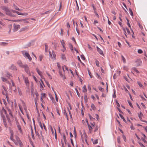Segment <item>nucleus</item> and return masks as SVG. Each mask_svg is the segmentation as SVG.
<instances>
[{
	"label": "nucleus",
	"instance_id": "a211bd4d",
	"mask_svg": "<svg viewBox=\"0 0 147 147\" xmlns=\"http://www.w3.org/2000/svg\"><path fill=\"white\" fill-rule=\"evenodd\" d=\"M8 44V43L7 42H1L0 43V45L2 46H5L7 45Z\"/></svg>",
	"mask_w": 147,
	"mask_h": 147
},
{
	"label": "nucleus",
	"instance_id": "5fc2aeb1",
	"mask_svg": "<svg viewBox=\"0 0 147 147\" xmlns=\"http://www.w3.org/2000/svg\"><path fill=\"white\" fill-rule=\"evenodd\" d=\"M39 125L40 126L41 129H43V128L42 125L41 123L40 122H39Z\"/></svg>",
	"mask_w": 147,
	"mask_h": 147
},
{
	"label": "nucleus",
	"instance_id": "69168bd1",
	"mask_svg": "<svg viewBox=\"0 0 147 147\" xmlns=\"http://www.w3.org/2000/svg\"><path fill=\"white\" fill-rule=\"evenodd\" d=\"M16 13L18 15H23V13H20L18 11H17L16 12Z\"/></svg>",
	"mask_w": 147,
	"mask_h": 147
},
{
	"label": "nucleus",
	"instance_id": "bb28decb",
	"mask_svg": "<svg viewBox=\"0 0 147 147\" xmlns=\"http://www.w3.org/2000/svg\"><path fill=\"white\" fill-rule=\"evenodd\" d=\"M50 98H51V100L53 103H56V102L55 100V99H54V98L52 96H50Z\"/></svg>",
	"mask_w": 147,
	"mask_h": 147
},
{
	"label": "nucleus",
	"instance_id": "338daca9",
	"mask_svg": "<svg viewBox=\"0 0 147 147\" xmlns=\"http://www.w3.org/2000/svg\"><path fill=\"white\" fill-rule=\"evenodd\" d=\"M63 31L62 29H61V35L63 36Z\"/></svg>",
	"mask_w": 147,
	"mask_h": 147
},
{
	"label": "nucleus",
	"instance_id": "39448f33",
	"mask_svg": "<svg viewBox=\"0 0 147 147\" xmlns=\"http://www.w3.org/2000/svg\"><path fill=\"white\" fill-rule=\"evenodd\" d=\"M2 110L3 112L6 115V117L7 118L8 121L9 122V121H10V119L8 117V114H7V112L6 110L3 107L2 108Z\"/></svg>",
	"mask_w": 147,
	"mask_h": 147
},
{
	"label": "nucleus",
	"instance_id": "de8ad7c7",
	"mask_svg": "<svg viewBox=\"0 0 147 147\" xmlns=\"http://www.w3.org/2000/svg\"><path fill=\"white\" fill-rule=\"evenodd\" d=\"M59 74L60 75V76L61 77H63V75L62 74V72L61 71H60V70H59Z\"/></svg>",
	"mask_w": 147,
	"mask_h": 147
},
{
	"label": "nucleus",
	"instance_id": "4468645a",
	"mask_svg": "<svg viewBox=\"0 0 147 147\" xmlns=\"http://www.w3.org/2000/svg\"><path fill=\"white\" fill-rule=\"evenodd\" d=\"M11 132V135L10 137V139L13 141H15L14 139H13V133L12 132Z\"/></svg>",
	"mask_w": 147,
	"mask_h": 147
},
{
	"label": "nucleus",
	"instance_id": "c756f323",
	"mask_svg": "<svg viewBox=\"0 0 147 147\" xmlns=\"http://www.w3.org/2000/svg\"><path fill=\"white\" fill-rule=\"evenodd\" d=\"M2 87H3V89H4V91H5V93H7V90L6 88L3 85L2 86Z\"/></svg>",
	"mask_w": 147,
	"mask_h": 147
},
{
	"label": "nucleus",
	"instance_id": "6e6d98bb",
	"mask_svg": "<svg viewBox=\"0 0 147 147\" xmlns=\"http://www.w3.org/2000/svg\"><path fill=\"white\" fill-rule=\"evenodd\" d=\"M138 52L139 54H141L143 52L142 51L141 49H139L138 51Z\"/></svg>",
	"mask_w": 147,
	"mask_h": 147
},
{
	"label": "nucleus",
	"instance_id": "9b49d317",
	"mask_svg": "<svg viewBox=\"0 0 147 147\" xmlns=\"http://www.w3.org/2000/svg\"><path fill=\"white\" fill-rule=\"evenodd\" d=\"M136 63H138V64H137V66H138L141 65L142 63V61L140 60V59H138L137 60L135 61Z\"/></svg>",
	"mask_w": 147,
	"mask_h": 147
},
{
	"label": "nucleus",
	"instance_id": "aec40b11",
	"mask_svg": "<svg viewBox=\"0 0 147 147\" xmlns=\"http://www.w3.org/2000/svg\"><path fill=\"white\" fill-rule=\"evenodd\" d=\"M36 70L37 71V72L38 73V74L40 76H42V75L41 74V71H40V70H39V69H38V68H36Z\"/></svg>",
	"mask_w": 147,
	"mask_h": 147
},
{
	"label": "nucleus",
	"instance_id": "7ed1b4c3",
	"mask_svg": "<svg viewBox=\"0 0 147 147\" xmlns=\"http://www.w3.org/2000/svg\"><path fill=\"white\" fill-rule=\"evenodd\" d=\"M23 78L26 85L28 86L29 85V82L28 78L27 77H24L23 76Z\"/></svg>",
	"mask_w": 147,
	"mask_h": 147
},
{
	"label": "nucleus",
	"instance_id": "37998d69",
	"mask_svg": "<svg viewBox=\"0 0 147 147\" xmlns=\"http://www.w3.org/2000/svg\"><path fill=\"white\" fill-rule=\"evenodd\" d=\"M62 2L61 1V2H60V3L59 8V11H60L61 10V7H62Z\"/></svg>",
	"mask_w": 147,
	"mask_h": 147
},
{
	"label": "nucleus",
	"instance_id": "412c9836",
	"mask_svg": "<svg viewBox=\"0 0 147 147\" xmlns=\"http://www.w3.org/2000/svg\"><path fill=\"white\" fill-rule=\"evenodd\" d=\"M18 128L19 130L20 131V132H22V130L20 125L19 124H18L17 125Z\"/></svg>",
	"mask_w": 147,
	"mask_h": 147
},
{
	"label": "nucleus",
	"instance_id": "09e8293b",
	"mask_svg": "<svg viewBox=\"0 0 147 147\" xmlns=\"http://www.w3.org/2000/svg\"><path fill=\"white\" fill-rule=\"evenodd\" d=\"M74 136H75V137H76V129H75V127H74Z\"/></svg>",
	"mask_w": 147,
	"mask_h": 147
},
{
	"label": "nucleus",
	"instance_id": "f257e3e1",
	"mask_svg": "<svg viewBox=\"0 0 147 147\" xmlns=\"http://www.w3.org/2000/svg\"><path fill=\"white\" fill-rule=\"evenodd\" d=\"M0 113H1V116L3 118V121L4 125L6 128H7V126L6 122V119H5V117L3 115L2 113V111H0Z\"/></svg>",
	"mask_w": 147,
	"mask_h": 147
},
{
	"label": "nucleus",
	"instance_id": "9d476101",
	"mask_svg": "<svg viewBox=\"0 0 147 147\" xmlns=\"http://www.w3.org/2000/svg\"><path fill=\"white\" fill-rule=\"evenodd\" d=\"M97 50L98 52L101 55H103V51L98 47H96Z\"/></svg>",
	"mask_w": 147,
	"mask_h": 147
},
{
	"label": "nucleus",
	"instance_id": "bf43d9fd",
	"mask_svg": "<svg viewBox=\"0 0 147 147\" xmlns=\"http://www.w3.org/2000/svg\"><path fill=\"white\" fill-rule=\"evenodd\" d=\"M96 75L97 76V78L99 79H102V78H101L100 77V75H98L97 73L96 74Z\"/></svg>",
	"mask_w": 147,
	"mask_h": 147
},
{
	"label": "nucleus",
	"instance_id": "c85d7f7f",
	"mask_svg": "<svg viewBox=\"0 0 147 147\" xmlns=\"http://www.w3.org/2000/svg\"><path fill=\"white\" fill-rule=\"evenodd\" d=\"M95 63H96V66L97 67H99V62L96 59V61H95Z\"/></svg>",
	"mask_w": 147,
	"mask_h": 147
},
{
	"label": "nucleus",
	"instance_id": "603ef678",
	"mask_svg": "<svg viewBox=\"0 0 147 147\" xmlns=\"http://www.w3.org/2000/svg\"><path fill=\"white\" fill-rule=\"evenodd\" d=\"M81 57L82 59L83 60H85V58L84 57V55H81Z\"/></svg>",
	"mask_w": 147,
	"mask_h": 147
},
{
	"label": "nucleus",
	"instance_id": "052dcab7",
	"mask_svg": "<svg viewBox=\"0 0 147 147\" xmlns=\"http://www.w3.org/2000/svg\"><path fill=\"white\" fill-rule=\"evenodd\" d=\"M11 81L12 82V86H15V84L14 83L13 81V80H11Z\"/></svg>",
	"mask_w": 147,
	"mask_h": 147
},
{
	"label": "nucleus",
	"instance_id": "49530a36",
	"mask_svg": "<svg viewBox=\"0 0 147 147\" xmlns=\"http://www.w3.org/2000/svg\"><path fill=\"white\" fill-rule=\"evenodd\" d=\"M126 29L127 31V33H128V34L130 35V31L129 30V29H128L127 28H126Z\"/></svg>",
	"mask_w": 147,
	"mask_h": 147
},
{
	"label": "nucleus",
	"instance_id": "3c124183",
	"mask_svg": "<svg viewBox=\"0 0 147 147\" xmlns=\"http://www.w3.org/2000/svg\"><path fill=\"white\" fill-rule=\"evenodd\" d=\"M138 26H139V27L141 29H143V27L142 26L140 25V23H138Z\"/></svg>",
	"mask_w": 147,
	"mask_h": 147
},
{
	"label": "nucleus",
	"instance_id": "b1692460",
	"mask_svg": "<svg viewBox=\"0 0 147 147\" xmlns=\"http://www.w3.org/2000/svg\"><path fill=\"white\" fill-rule=\"evenodd\" d=\"M126 20L127 21V25H128V26L130 28L131 30V26L129 23V21L128 19L127 18H126Z\"/></svg>",
	"mask_w": 147,
	"mask_h": 147
},
{
	"label": "nucleus",
	"instance_id": "f704fd0d",
	"mask_svg": "<svg viewBox=\"0 0 147 147\" xmlns=\"http://www.w3.org/2000/svg\"><path fill=\"white\" fill-rule=\"evenodd\" d=\"M31 130H32L31 135H32V138L33 139H34L35 138H34V134H33V132L32 129V128L31 129Z\"/></svg>",
	"mask_w": 147,
	"mask_h": 147
},
{
	"label": "nucleus",
	"instance_id": "864d4df0",
	"mask_svg": "<svg viewBox=\"0 0 147 147\" xmlns=\"http://www.w3.org/2000/svg\"><path fill=\"white\" fill-rule=\"evenodd\" d=\"M122 136L123 138V139H124V141L125 142H126V138L125 136L124 135H122Z\"/></svg>",
	"mask_w": 147,
	"mask_h": 147
},
{
	"label": "nucleus",
	"instance_id": "423d86ee",
	"mask_svg": "<svg viewBox=\"0 0 147 147\" xmlns=\"http://www.w3.org/2000/svg\"><path fill=\"white\" fill-rule=\"evenodd\" d=\"M3 10L5 11V13L9 10L8 7H6L5 6H1L0 7Z\"/></svg>",
	"mask_w": 147,
	"mask_h": 147
},
{
	"label": "nucleus",
	"instance_id": "473e14b6",
	"mask_svg": "<svg viewBox=\"0 0 147 147\" xmlns=\"http://www.w3.org/2000/svg\"><path fill=\"white\" fill-rule=\"evenodd\" d=\"M45 51L46 52H47V50L48 49V46L46 44H45Z\"/></svg>",
	"mask_w": 147,
	"mask_h": 147
},
{
	"label": "nucleus",
	"instance_id": "f3484780",
	"mask_svg": "<svg viewBox=\"0 0 147 147\" xmlns=\"http://www.w3.org/2000/svg\"><path fill=\"white\" fill-rule=\"evenodd\" d=\"M13 7H14V8L16 10H19V11H20L21 10H20L19 8L18 7L16 6V5L15 4H13Z\"/></svg>",
	"mask_w": 147,
	"mask_h": 147
},
{
	"label": "nucleus",
	"instance_id": "4d7b16f0",
	"mask_svg": "<svg viewBox=\"0 0 147 147\" xmlns=\"http://www.w3.org/2000/svg\"><path fill=\"white\" fill-rule=\"evenodd\" d=\"M98 143V139H96L94 141V142H93V144H96Z\"/></svg>",
	"mask_w": 147,
	"mask_h": 147
},
{
	"label": "nucleus",
	"instance_id": "680f3d73",
	"mask_svg": "<svg viewBox=\"0 0 147 147\" xmlns=\"http://www.w3.org/2000/svg\"><path fill=\"white\" fill-rule=\"evenodd\" d=\"M131 129L132 130H134L135 129V128L134 127L133 124H132L131 125L130 127Z\"/></svg>",
	"mask_w": 147,
	"mask_h": 147
},
{
	"label": "nucleus",
	"instance_id": "2f4dec72",
	"mask_svg": "<svg viewBox=\"0 0 147 147\" xmlns=\"http://www.w3.org/2000/svg\"><path fill=\"white\" fill-rule=\"evenodd\" d=\"M137 83L138 84V85H139V86L140 87H143V86L142 85V84H141V82H139V81L137 82Z\"/></svg>",
	"mask_w": 147,
	"mask_h": 147
},
{
	"label": "nucleus",
	"instance_id": "e2e57ef3",
	"mask_svg": "<svg viewBox=\"0 0 147 147\" xmlns=\"http://www.w3.org/2000/svg\"><path fill=\"white\" fill-rule=\"evenodd\" d=\"M142 147H145L143 144L141 142H139L138 143Z\"/></svg>",
	"mask_w": 147,
	"mask_h": 147
},
{
	"label": "nucleus",
	"instance_id": "ddd939ff",
	"mask_svg": "<svg viewBox=\"0 0 147 147\" xmlns=\"http://www.w3.org/2000/svg\"><path fill=\"white\" fill-rule=\"evenodd\" d=\"M29 19H22V20H18L17 21L18 22H22L23 21L25 23H28V21H26V20H28Z\"/></svg>",
	"mask_w": 147,
	"mask_h": 147
},
{
	"label": "nucleus",
	"instance_id": "58836bf2",
	"mask_svg": "<svg viewBox=\"0 0 147 147\" xmlns=\"http://www.w3.org/2000/svg\"><path fill=\"white\" fill-rule=\"evenodd\" d=\"M75 90L76 91V93H77L78 96V97H79L80 96V94L79 93V92L78 90H77V89L76 88H75Z\"/></svg>",
	"mask_w": 147,
	"mask_h": 147
},
{
	"label": "nucleus",
	"instance_id": "1a4fd4ad",
	"mask_svg": "<svg viewBox=\"0 0 147 147\" xmlns=\"http://www.w3.org/2000/svg\"><path fill=\"white\" fill-rule=\"evenodd\" d=\"M17 64L21 67L23 68L24 65H23L22 62L20 60H18L17 62Z\"/></svg>",
	"mask_w": 147,
	"mask_h": 147
},
{
	"label": "nucleus",
	"instance_id": "0eeeda50",
	"mask_svg": "<svg viewBox=\"0 0 147 147\" xmlns=\"http://www.w3.org/2000/svg\"><path fill=\"white\" fill-rule=\"evenodd\" d=\"M24 55L25 56V57H26L29 59L30 61H31L32 60V58L30 56L29 54L27 53H25Z\"/></svg>",
	"mask_w": 147,
	"mask_h": 147
},
{
	"label": "nucleus",
	"instance_id": "c9c22d12",
	"mask_svg": "<svg viewBox=\"0 0 147 147\" xmlns=\"http://www.w3.org/2000/svg\"><path fill=\"white\" fill-rule=\"evenodd\" d=\"M132 69L133 70L136 72L137 73H139V71L136 68H133Z\"/></svg>",
	"mask_w": 147,
	"mask_h": 147
},
{
	"label": "nucleus",
	"instance_id": "5701e85b",
	"mask_svg": "<svg viewBox=\"0 0 147 147\" xmlns=\"http://www.w3.org/2000/svg\"><path fill=\"white\" fill-rule=\"evenodd\" d=\"M1 79L2 80V81L4 82H7V79L4 78L3 77H1Z\"/></svg>",
	"mask_w": 147,
	"mask_h": 147
},
{
	"label": "nucleus",
	"instance_id": "7c9ffc66",
	"mask_svg": "<svg viewBox=\"0 0 147 147\" xmlns=\"http://www.w3.org/2000/svg\"><path fill=\"white\" fill-rule=\"evenodd\" d=\"M121 57L122 59V60L123 61V63H125L126 62V60L125 58L123 56V55H121Z\"/></svg>",
	"mask_w": 147,
	"mask_h": 147
},
{
	"label": "nucleus",
	"instance_id": "79ce46f5",
	"mask_svg": "<svg viewBox=\"0 0 147 147\" xmlns=\"http://www.w3.org/2000/svg\"><path fill=\"white\" fill-rule=\"evenodd\" d=\"M98 88L99 90L101 92H103L104 90V88H102L101 87H98Z\"/></svg>",
	"mask_w": 147,
	"mask_h": 147
},
{
	"label": "nucleus",
	"instance_id": "e433bc0d",
	"mask_svg": "<svg viewBox=\"0 0 147 147\" xmlns=\"http://www.w3.org/2000/svg\"><path fill=\"white\" fill-rule=\"evenodd\" d=\"M129 10L130 12V14H131V16H133V12L131 9V8H129Z\"/></svg>",
	"mask_w": 147,
	"mask_h": 147
},
{
	"label": "nucleus",
	"instance_id": "774afa93",
	"mask_svg": "<svg viewBox=\"0 0 147 147\" xmlns=\"http://www.w3.org/2000/svg\"><path fill=\"white\" fill-rule=\"evenodd\" d=\"M88 116H89V118L90 119L92 120V119H93V118L92 117V116L90 115V114H89ZM93 119H94V118H93Z\"/></svg>",
	"mask_w": 147,
	"mask_h": 147
},
{
	"label": "nucleus",
	"instance_id": "6e6552de",
	"mask_svg": "<svg viewBox=\"0 0 147 147\" xmlns=\"http://www.w3.org/2000/svg\"><path fill=\"white\" fill-rule=\"evenodd\" d=\"M9 69L13 70H17V68L13 64H12L9 67Z\"/></svg>",
	"mask_w": 147,
	"mask_h": 147
},
{
	"label": "nucleus",
	"instance_id": "a19ab883",
	"mask_svg": "<svg viewBox=\"0 0 147 147\" xmlns=\"http://www.w3.org/2000/svg\"><path fill=\"white\" fill-rule=\"evenodd\" d=\"M28 26H26L24 28H21L22 30H25L28 29Z\"/></svg>",
	"mask_w": 147,
	"mask_h": 147
},
{
	"label": "nucleus",
	"instance_id": "f8f14e48",
	"mask_svg": "<svg viewBox=\"0 0 147 147\" xmlns=\"http://www.w3.org/2000/svg\"><path fill=\"white\" fill-rule=\"evenodd\" d=\"M6 76L9 79L10 77H12V76L11 74L8 71L6 72Z\"/></svg>",
	"mask_w": 147,
	"mask_h": 147
},
{
	"label": "nucleus",
	"instance_id": "13d9d810",
	"mask_svg": "<svg viewBox=\"0 0 147 147\" xmlns=\"http://www.w3.org/2000/svg\"><path fill=\"white\" fill-rule=\"evenodd\" d=\"M16 140H17L18 142H20V139L18 136H16Z\"/></svg>",
	"mask_w": 147,
	"mask_h": 147
},
{
	"label": "nucleus",
	"instance_id": "0e129e2a",
	"mask_svg": "<svg viewBox=\"0 0 147 147\" xmlns=\"http://www.w3.org/2000/svg\"><path fill=\"white\" fill-rule=\"evenodd\" d=\"M39 59H40V60L41 61L42 60V59L43 58V57H42V55H40L39 56Z\"/></svg>",
	"mask_w": 147,
	"mask_h": 147
},
{
	"label": "nucleus",
	"instance_id": "2eb2a0df",
	"mask_svg": "<svg viewBox=\"0 0 147 147\" xmlns=\"http://www.w3.org/2000/svg\"><path fill=\"white\" fill-rule=\"evenodd\" d=\"M119 115L120 116V117L123 119V121L125 122V123H126V120H125V118H124V117H123V116L121 115V114H119Z\"/></svg>",
	"mask_w": 147,
	"mask_h": 147
},
{
	"label": "nucleus",
	"instance_id": "dca6fc26",
	"mask_svg": "<svg viewBox=\"0 0 147 147\" xmlns=\"http://www.w3.org/2000/svg\"><path fill=\"white\" fill-rule=\"evenodd\" d=\"M83 90L82 92H85L87 91V89L86 86L85 85L82 87Z\"/></svg>",
	"mask_w": 147,
	"mask_h": 147
},
{
	"label": "nucleus",
	"instance_id": "f03ea898",
	"mask_svg": "<svg viewBox=\"0 0 147 147\" xmlns=\"http://www.w3.org/2000/svg\"><path fill=\"white\" fill-rule=\"evenodd\" d=\"M14 28L13 31L14 32L17 31L20 28V26L19 25H16L15 24H13Z\"/></svg>",
	"mask_w": 147,
	"mask_h": 147
},
{
	"label": "nucleus",
	"instance_id": "ea45409f",
	"mask_svg": "<svg viewBox=\"0 0 147 147\" xmlns=\"http://www.w3.org/2000/svg\"><path fill=\"white\" fill-rule=\"evenodd\" d=\"M84 99L85 102H87L88 100L87 96L86 95H85L84 96Z\"/></svg>",
	"mask_w": 147,
	"mask_h": 147
},
{
	"label": "nucleus",
	"instance_id": "4be33fe9",
	"mask_svg": "<svg viewBox=\"0 0 147 147\" xmlns=\"http://www.w3.org/2000/svg\"><path fill=\"white\" fill-rule=\"evenodd\" d=\"M123 29L124 31V33L126 38H127V36L126 35V28H123Z\"/></svg>",
	"mask_w": 147,
	"mask_h": 147
},
{
	"label": "nucleus",
	"instance_id": "a878e982",
	"mask_svg": "<svg viewBox=\"0 0 147 147\" xmlns=\"http://www.w3.org/2000/svg\"><path fill=\"white\" fill-rule=\"evenodd\" d=\"M91 108L93 110H95L96 109V107L95 106H94V105L93 104H91Z\"/></svg>",
	"mask_w": 147,
	"mask_h": 147
},
{
	"label": "nucleus",
	"instance_id": "cd10ccee",
	"mask_svg": "<svg viewBox=\"0 0 147 147\" xmlns=\"http://www.w3.org/2000/svg\"><path fill=\"white\" fill-rule=\"evenodd\" d=\"M18 92H19V94L20 95H22V92H21V89L19 88H18Z\"/></svg>",
	"mask_w": 147,
	"mask_h": 147
},
{
	"label": "nucleus",
	"instance_id": "c03bdc74",
	"mask_svg": "<svg viewBox=\"0 0 147 147\" xmlns=\"http://www.w3.org/2000/svg\"><path fill=\"white\" fill-rule=\"evenodd\" d=\"M88 74L90 76V77L91 78H92V75L91 74L90 70H88Z\"/></svg>",
	"mask_w": 147,
	"mask_h": 147
},
{
	"label": "nucleus",
	"instance_id": "393cba45",
	"mask_svg": "<svg viewBox=\"0 0 147 147\" xmlns=\"http://www.w3.org/2000/svg\"><path fill=\"white\" fill-rule=\"evenodd\" d=\"M69 48L71 50V51H73V47L72 45L71 44L69 43Z\"/></svg>",
	"mask_w": 147,
	"mask_h": 147
},
{
	"label": "nucleus",
	"instance_id": "20e7f679",
	"mask_svg": "<svg viewBox=\"0 0 147 147\" xmlns=\"http://www.w3.org/2000/svg\"><path fill=\"white\" fill-rule=\"evenodd\" d=\"M22 68H24L25 71H26L27 73H30V71L29 70V67H28L27 65H24Z\"/></svg>",
	"mask_w": 147,
	"mask_h": 147
},
{
	"label": "nucleus",
	"instance_id": "a18cd8bd",
	"mask_svg": "<svg viewBox=\"0 0 147 147\" xmlns=\"http://www.w3.org/2000/svg\"><path fill=\"white\" fill-rule=\"evenodd\" d=\"M120 138L119 136H118L117 138V142L119 143H120Z\"/></svg>",
	"mask_w": 147,
	"mask_h": 147
},
{
	"label": "nucleus",
	"instance_id": "4c0bfd02",
	"mask_svg": "<svg viewBox=\"0 0 147 147\" xmlns=\"http://www.w3.org/2000/svg\"><path fill=\"white\" fill-rule=\"evenodd\" d=\"M128 101V102L129 105V106L132 108H133V107L131 102L129 101V100H128L127 101Z\"/></svg>",
	"mask_w": 147,
	"mask_h": 147
},
{
	"label": "nucleus",
	"instance_id": "8fccbe9b",
	"mask_svg": "<svg viewBox=\"0 0 147 147\" xmlns=\"http://www.w3.org/2000/svg\"><path fill=\"white\" fill-rule=\"evenodd\" d=\"M88 125L89 130H91L92 129V128L91 126H90V125L88 124Z\"/></svg>",
	"mask_w": 147,
	"mask_h": 147
},
{
	"label": "nucleus",
	"instance_id": "6ab92c4d",
	"mask_svg": "<svg viewBox=\"0 0 147 147\" xmlns=\"http://www.w3.org/2000/svg\"><path fill=\"white\" fill-rule=\"evenodd\" d=\"M7 15L10 16V15H11V13L10 11L9 10L7 12L5 13Z\"/></svg>",
	"mask_w": 147,
	"mask_h": 147
},
{
	"label": "nucleus",
	"instance_id": "72a5a7b5",
	"mask_svg": "<svg viewBox=\"0 0 147 147\" xmlns=\"http://www.w3.org/2000/svg\"><path fill=\"white\" fill-rule=\"evenodd\" d=\"M52 54L53 56V57H52V58H53L55 59L56 57V55L53 51H52Z\"/></svg>",
	"mask_w": 147,
	"mask_h": 147
}]
</instances>
